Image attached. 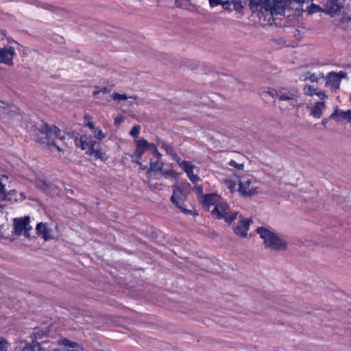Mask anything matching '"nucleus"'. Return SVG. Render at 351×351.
<instances>
[{"label": "nucleus", "mask_w": 351, "mask_h": 351, "mask_svg": "<svg viewBox=\"0 0 351 351\" xmlns=\"http://www.w3.org/2000/svg\"><path fill=\"white\" fill-rule=\"evenodd\" d=\"M160 173L164 176H170L174 173L173 171H170V170L164 171L162 169V171H160Z\"/></svg>", "instance_id": "obj_45"}, {"label": "nucleus", "mask_w": 351, "mask_h": 351, "mask_svg": "<svg viewBox=\"0 0 351 351\" xmlns=\"http://www.w3.org/2000/svg\"><path fill=\"white\" fill-rule=\"evenodd\" d=\"M180 167H182V169L187 173L189 178L193 183H197L199 181V178L193 173L194 166L191 164V162L189 161H182L181 163H180Z\"/></svg>", "instance_id": "obj_13"}, {"label": "nucleus", "mask_w": 351, "mask_h": 351, "mask_svg": "<svg viewBox=\"0 0 351 351\" xmlns=\"http://www.w3.org/2000/svg\"><path fill=\"white\" fill-rule=\"evenodd\" d=\"M176 6L178 8H181L182 7L179 0H176Z\"/></svg>", "instance_id": "obj_52"}, {"label": "nucleus", "mask_w": 351, "mask_h": 351, "mask_svg": "<svg viewBox=\"0 0 351 351\" xmlns=\"http://www.w3.org/2000/svg\"><path fill=\"white\" fill-rule=\"evenodd\" d=\"M226 182L227 183L228 188L232 191L235 187V183L231 180H226Z\"/></svg>", "instance_id": "obj_43"}, {"label": "nucleus", "mask_w": 351, "mask_h": 351, "mask_svg": "<svg viewBox=\"0 0 351 351\" xmlns=\"http://www.w3.org/2000/svg\"><path fill=\"white\" fill-rule=\"evenodd\" d=\"M325 107L324 101H318L315 104L314 107L311 108L310 114L314 118L319 119L322 117V111Z\"/></svg>", "instance_id": "obj_18"}, {"label": "nucleus", "mask_w": 351, "mask_h": 351, "mask_svg": "<svg viewBox=\"0 0 351 351\" xmlns=\"http://www.w3.org/2000/svg\"><path fill=\"white\" fill-rule=\"evenodd\" d=\"M252 223V220L251 218L241 219L237 225L234 227V232L241 237H246L247 236L249 226Z\"/></svg>", "instance_id": "obj_8"}, {"label": "nucleus", "mask_w": 351, "mask_h": 351, "mask_svg": "<svg viewBox=\"0 0 351 351\" xmlns=\"http://www.w3.org/2000/svg\"><path fill=\"white\" fill-rule=\"evenodd\" d=\"M230 2L231 5L233 6L232 8V10L240 12L244 8L241 0H232Z\"/></svg>", "instance_id": "obj_30"}, {"label": "nucleus", "mask_w": 351, "mask_h": 351, "mask_svg": "<svg viewBox=\"0 0 351 351\" xmlns=\"http://www.w3.org/2000/svg\"><path fill=\"white\" fill-rule=\"evenodd\" d=\"M229 165L230 167H233L239 170H243V168H244V165L243 164H239L237 163V162H235L234 160H231L230 162H229Z\"/></svg>", "instance_id": "obj_37"}, {"label": "nucleus", "mask_w": 351, "mask_h": 351, "mask_svg": "<svg viewBox=\"0 0 351 351\" xmlns=\"http://www.w3.org/2000/svg\"><path fill=\"white\" fill-rule=\"evenodd\" d=\"M100 89L98 86L95 87V90L93 93L94 97L99 98L98 95L101 93Z\"/></svg>", "instance_id": "obj_47"}, {"label": "nucleus", "mask_w": 351, "mask_h": 351, "mask_svg": "<svg viewBox=\"0 0 351 351\" xmlns=\"http://www.w3.org/2000/svg\"><path fill=\"white\" fill-rule=\"evenodd\" d=\"M319 10V8L318 5H315L312 3L308 8V12L309 14H313L315 12H318Z\"/></svg>", "instance_id": "obj_39"}, {"label": "nucleus", "mask_w": 351, "mask_h": 351, "mask_svg": "<svg viewBox=\"0 0 351 351\" xmlns=\"http://www.w3.org/2000/svg\"><path fill=\"white\" fill-rule=\"evenodd\" d=\"M59 344L62 345V346H64L66 347H69V349H73V348H75L79 346V345H77V343H75L74 341H71L67 339H60Z\"/></svg>", "instance_id": "obj_29"}, {"label": "nucleus", "mask_w": 351, "mask_h": 351, "mask_svg": "<svg viewBox=\"0 0 351 351\" xmlns=\"http://www.w3.org/2000/svg\"><path fill=\"white\" fill-rule=\"evenodd\" d=\"M14 232L17 235L22 234V218H15L14 219Z\"/></svg>", "instance_id": "obj_27"}, {"label": "nucleus", "mask_w": 351, "mask_h": 351, "mask_svg": "<svg viewBox=\"0 0 351 351\" xmlns=\"http://www.w3.org/2000/svg\"><path fill=\"white\" fill-rule=\"evenodd\" d=\"M158 143L159 145H161L162 147L166 151L167 154L171 156L173 158H176V157H177V154L175 152L173 147L171 146V145H170L167 142L161 140H158Z\"/></svg>", "instance_id": "obj_22"}, {"label": "nucleus", "mask_w": 351, "mask_h": 351, "mask_svg": "<svg viewBox=\"0 0 351 351\" xmlns=\"http://www.w3.org/2000/svg\"><path fill=\"white\" fill-rule=\"evenodd\" d=\"M66 351H84V350L80 346H79L73 349H68Z\"/></svg>", "instance_id": "obj_51"}, {"label": "nucleus", "mask_w": 351, "mask_h": 351, "mask_svg": "<svg viewBox=\"0 0 351 351\" xmlns=\"http://www.w3.org/2000/svg\"><path fill=\"white\" fill-rule=\"evenodd\" d=\"M101 93L103 94H108L111 92V88L109 87H104L100 89Z\"/></svg>", "instance_id": "obj_46"}, {"label": "nucleus", "mask_w": 351, "mask_h": 351, "mask_svg": "<svg viewBox=\"0 0 351 351\" xmlns=\"http://www.w3.org/2000/svg\"><path fill=\"white\" fill-rule=\"evenodd\" d=\"M54 351H58V350H54Z\"/></svg>", "instance_id": "obj_60"}, {"label": "nucleus", "mask_w": 351, "mask_h": 351, "mask_svg": "<svg viewBox=\"0 0 351 351\" xmlns=\"http://www.w3.org/2000/svg\"><path fill=\"white\" fill-rule=\"evenodd\" d=\"M350 101H351V95H350Z\"/></svg>", "instance_id": "obj_61"}, {"label": "nucleus", "mask_w": 351, "mask_h": 351, "mask_svg": "<svg viewBox=\"0 0 351 351\" xmlns=\"http://www.w3.org/2000/svg\"><path fill=\"white\" fill-rule=\"evenodd\" d=\"M304 93L308 96H313L316 93L317 89L311 85H306L304 88Z\"/></svg>", "instance_id": "obj_34"}, {"label": "nucleus", "mask_w": 351, "mask_h": 351, "mask_svg": "<svg viewBox=\"0 0 351 351\" xmlns=\"http://www.w3.org/2000/svg\"><path fill=\"white\" fill-rule=\"evenodd\" d=\"M300 95V93L298 88H280L278 101H287L289 106L292 108L295 106L301 107L302 104L298 102V98Z\"/></svg>", "instance_id": "obj_4"}, {"label": "nucleus", "mask_w": 351, "mask_h": 351, "mask_svg": "<svg viewBox=\"0 0 351 351\" xmlns=\"http://www.w3.org/2000/svg\"><path fill=\"white\" fill-rule=\"evenodd\" d=\"M249 6L253 12L257 10L258 8L261 12H263L269 8V3L268 0H250Z\"/></svg>", "instance_id": "obj_16"}, {"label": "nucleus", "mask_w": 351, "mask_h": 351, "mask_svg": "<svg viewBox=\"0 0 351 351\" xmlns=\"http://www.w3.org/2000/svg\"><path fill=\"white\" fill-rule=\"evenodd\" d=\"M154 153L155 154V155L157 158H160L161 156V154L158 152V151L157 149H156V152H154Z\"/></svg>", "instance_id": "obj_53"}, {"label": "nucleus", "mask_w": 351, "mask_h": 351, "mask_svg": "<svg viewBox=\"0 0 351 351\" xmlns=\"http://www.w3.org/2000/svg\"><path fill=\"white\" fill-rule=\"evenodd\" d=\"M87 125L93 131L95 137L99 141H101L106 137L105 134L100 129L95 128L93 122H88Z\"/></svg>", "instance_id": "obj_21"}, {"label": "nucleus", "mask_w": 351, "mask_h": 351, "mask_svg": "<svg viewBox=\"0 0 351 351\" xmlns=\"http://www.w3.org/2000/svg\"><path fill=\"white\" fill-rule=\"evenodd\" d=\"M324 75L323 73H320L319 76L316 75L315 73H312L309 71L306 72L302 74L299 77V80L300 81H306L310 80L311 82H317L319 78H324Z\"/></svg>", "instance_id": "obj_19"}, {"label": "nucleus", "mask_w": 351, "mask_h": 351, "mask_svg": "<svg viewBox=\"0 0 351 351\" xmlns=\"http://www.w3.org/2000/svg\"><path fill=\"white\" fill-rule=\"evenodd\" d=\"M120 123V121L118 120L117 119H115V124L117 125Z\"/></svg>", "instance_id": "obj_57"}, {"label": "nucleus", "mask_w": 351, "mask_h": 351, "mask_svg": "<svg viewBox=\"0 0 351 351\" xmlns=\"http://www.w3.org/2000/svg\"><path fill=\"white\" fill-rule=\"evenodd\" d=\"M111 97H112V98L114 100H119V101H120V100H126L128 98L134 99H136V95L127 96V95H125V94H119L118 93H114L111 95Z\"/></svg>", "instance_id": "obj_28"}, {"label": "nucleus", "mask_w": 351, "mask_h": 351, "mask_svg": "<svg viewBox=\"0 0 351 351\" xmlns=\"http://www.w3.org/2000/svg\"><path fill=\"white\" fill-rule=\"evenodd\" d=\"M36 233L42 235L45 241L53 239L52 230L45 223H38L36 227Z\"/></svg>", "instance_id": "obj_12"}, {"label": "nucleus", "mask_w": 351, "mask_h": 351, "mask_svg": "<svg viewBox=\"0 0 351 351\" xmlns=\"http://www.w3.org/2000/svg\"><path fill=\"white\" fill-rule=\"evenodd\" d=\"M243 196L246 197H251L258 193L256 188H250L247 190L240 192Z\"/></svg>", "instance_id": "obj_31"}, {"label": "nucleus", "mask_w": 351, "mask_h": 351, "mask_svg": "<svg viewBox=\"0 0 351 351\" xmlns=\"http://www.w3.org/2000/svg\"><path fill=\"white\" fill-rule=\"evenodd\" d=\"M340 84L337 73L331 72L326 77V86L331 88H338Z\"/></svg>", "instance_id": "obj_17"}, {"label": "nucleus", "mask_w": 351, "mask_h": 351, "mask_svg": "<svg viewBox=\"0 0 351 351\" xmlns=\"http://www.w3.org/2000/svg\"><path fill=\"white\" fill-rule=\"evenodd\" d=\"M150 163V171H162V163L159 164L158 162H152V160Z\"/></svg>", "instance_id": "obj_33"}, {"label": "nucleus", "mask_w": 351, "mask_h": 351, "mask_svg": "<svg viewBox=\"0 0 351 351\" xmlns=\"http://www.w3.org/2000/svg\"><path fill=\"white\" fill-rule=\"evenodd\" d=\"M26 128L28 131L38 130L43 136L36 138V141L43 145L45 148L53 152L58 150L61 152L60 147L57 143V140H63L64 136L61 134V130L54 125H49L42 122L39 125H34L32 123L27 124Z\"/></svg>", "instance_id": "obj_1"}, {"label": "nucleus", "mask_w": 351, "mask_h": 351, "mask_svg": "<svg viewBox=\"0 0 351 351\" xmlns=\"http://www.w3.org/2000/svg\"><path fill=\"white\" fill-rule=\"evenodd\" d=\"M88 155H94L95 158L100 159L104 161L107 159L106 154L104 152H103L101 149H95V147H93V150H91L88 153Z\"/></svg>", "instance_id": "obj_23"}, {"label": "nucleus", "mask_w": 351, "mask_h": 351, "mask_svg": "<svg viewBox=\"0 0 351 351\" xmlns=\"http://www.w3.org/2000/svg\"><path fill=\"white\" fill-rule=\"evenodd\" d=\"M328 119H324L322 121V124L324 125H326V124L327 123Z\"/></svg>", "instance_id": "obj_54"}, {"label": "nucleus", "mask_w": 351, "mask_h": 351, "mask_svg": "<svg viewBox=\"0 0 351 351\" xmlns=\"http://www.w3.org/2000/svg\"><path fill=\"white\" fill-rule=\"evenodd\" d=\"M329 119H334L337 122L346 121L351 123V110H339L338 106L335 108L334 112L331 114Z\"/></svg>", "instance_id": "obj_9"}, {"label": "nucleus", "mask_w": 351, "mask_h": 351, "mask_svg": "<svg viewBox=\"0 0 351 351\" xmlns=\"http://www.w3.org/2000/svg\"><path fill=\"white\" fill-rule=\"evenodd\" d=\"M212 215L218 219H223L228 223H231L236 219L237 212H232L228 204L223 201H219L211 210Z\"/></svg>", "instance_id": "obj_3"}, {"label": "nucleus", "mask_w": 351, "mask_h": 351, "mask_svg": "<svg viewBox=\"0 0 351 351\" xmlns=\"http://www.w3.org/2000/svg\"><path fill=\"white\" fill-rule=\"evenodd\" d=\"M269 6L266 9L271 15H282L286 9V1L284 0H268Z\"/></svg>", "instance_id": "obj_6"}, {"label": "nucleus", "mask_w": 351, "mask_h": 351, "mask_svg": "<svg viewBox=\"0 0 351 351\" xmlns=\"http://www.w3.org/2000/svg\"><path fill=\"white\" fill-rule=\"evenodd\" d=\"M201 202L204 206L208 210L210 205L215 206L219 202V196L213 193L204 195H202Z\"/></svg>", "instance_id": "obj_15"}, {"label": "nucleus", "mask_w": 351, "mask_h": 351, "mask_svg": "<svg viewBox=\"0 0 351 351\" xmlns=\"http://www.w3.org/2000/svg\"><path fill=\"white\" fill-rule=\"evenodd\" d=\"M209 5L211 8H214L219 5H222L223 1L222 0H208Z\"/></svg>", "instance_id": "obj_40"}, {"label": "nucleus", "mask_w": 351, "mask_h": 351, "mask_svg": "<svg viewBox=\"0 0 351 351\" xmlns=\"http://www.w3.org/2000/svg\"><path fill=\"white\" fill-rule=\"evenodd\" d=\"M29 217L26 216L23 217V234L26 237L30 238L31 234L29 233V230H32V228L29 225Z\"/></svg>", "instance_id": "obj_24"}, {"label": "nucleus", "mask_w": 351, "mask_h": 351, "mask_svg": "<svg viewBox=\"0 0 351 351\" xmlns=\"http://www.w3.org/2000/svg\"><path fill=\"white\" fill-rule=\"evenodd\" d=\"M256 231L263 239L265 247L275 251H285L287 249V242L275 232L264 227L258 228Z\"/></svg>", "instance_id": "obj_2"}, {"label": "nucleus", "mask_w": 351, "mask_h": 351, "mask_svg": "<svg viewBox=\"0 0 351 351\" xmlns=\"http://www.w3.org/2000/svg\"><path fill=\"white\" fill-rule=\"evenodd\" d=\"M7 341L4 339H0V351H7Z\"/></svg>", "instance_id": "obj_42"}, {"label": "nucleus", "mask_w": 351, "mask_h": 351, "mask_svg": "<svg viewBox=\"0 0 351 351\" xmlns=\"http://www.w3.org/2000/svg\"><path fill=\"white\" fill-rule=\"evenodd\" d=\"M338 74V76L339 77V82H341V78H346V76H347V74L346 72H343V71H340L339 73H337Z\"/></svg>", "instance_id": "obj_49"}, {"label": "nucleus", "mask_w": 351, "mask_h": 351, "mask_svg": "<svg viewBox=\"0 0 351 351\" xmlns=\"http://www.w3.org/2000/svg\"><path fill=\"white\" fill-rule=\"evenodd\" d=\"M221 5L223 6L224 10L229 11V12L232 11V9L231 8L232 5H231L230 1H229V0L223 1Z\"/></svg>", "instance_id": "obj_38"}, {"label": "nucleus", "mask_w": 351, "mask_h": 351, "mask_svg": "<svg viewBox=\"0 0 351 351\" xmlns=\"http://www.w3.org/2000/svg\"><path fill=\"white\" fill-rule=\"evenodd\" d=\"M23 351H42L40 344L32 340V343H28L23 348Z\"/></svg>", "instance_id": "obj_26"}, {"label": "nucleus", "mask_w": 351, "mask_h": 351, "mask_svg": "<svg viewBox=\"0 0 351 351\" xmlns=\"http://www.w3.org/2000/svg\"><path fill=\"white\" fill-rule=\"evenodd\" d=\"M1 34H2L3 35H5V31H4V30H1Z\"/></svg>", "instance_id": "obj_59"}, {"label": "nucleus", "mask_w": 351, "mask_h": 351, "mask_svg": "<svg viewBox=\"0 0 351 351\" xmlns=\"http://www.w3.org/2000/svg\"><path fill=\"white\" fill-rule=\"evenodd\" d=\"M311 1V0H289L290 2L294 1L300 4L304 3H308Z\"/></svg>", "instance_id": "obj_48"}, {"label": "nucleus", "mask_w": 351, "mask_h": 351, "mask_svg": "<svg viewBox=\"0 0 351 351\" xmlns=\"http://www.w3.org/2000/svg\"><path fill=\"white\" fill-rule=\"evenodd\" d=\"M173 195L171 197V202L183 213L186 215H191L192 209H188L184 204L186 200L187 195L180 191L175 186H172Z\"/></svg>", "instance_id": "obj_5"}, {"label": "nucleus", "mask_w": 351, "mask_h": 351, "mask_svg": "<svg viewBox=\"0 0 351 351\" xmlns=\"http://www.w3.org/2000/svg\"><path fill=\"white\" fill-rule=\"evenodd\" d=\"M97 144V143L93 140L91 136L83 135L81 136L80 139H76V145L80 146L83 150L87 149V154H88L91 150H93V147H95Z\"/></svg>", "instance_id": "obj_7"}, {"label": "nucleus", "mask_w": 351, "mask_h": 351, "mask_svg": "<svg viewBox=\"0 0 351 351\" xmlns=\"http://www.w3.org/2000/svg\"><path fill=\"white\" fill-rule=\"evenodd\" d=\"M176 188H177L180 191L184 193L187 195L191 192V184L188 182H180L178 184L173 185Z\"/></svg>", "instance_id": "obj_25"}, {"label": "nucleus", "mask_w": 351, "mask_h": 351, "mask_svg": "<svg viewBox=\"0 0 351 351\" xmlns=\"http://www.w3.org/2000/svg\"><path fill=\"white\" fill-rule=\"evenodd\" d=\"M140 130H141V126L140 125H134V126H133V128L130 130V134L132 136H133L134 138H136V137H138V136L139 134Z\"/></svg>", "instance_id": "obj_35"}, {"label": "nucleus", "mask_w": 351, "mask_h": 351, "mask_svg": "<svg viewBox=\"0 0 351 351\" xmlns=\"http://www.w3.org/2000/svg\"><path fill=\"white\" fill-rule=\"evenodd\" d=\"M145 146H146L147 150H152V151H153V152H156V149L157 148H156V145L154 144L149 143L147 142V145H145Z\"/></svg>", "instance_id": "obj_44"}, {"label": "nucleus", "mask_w": 351, "mask_h": 351, "mask_svg": "<svg viewBox=\"0 0 351 351\" xmlns=\"http://www.w3.org/2000/svg\"><path fill=\"white\" fill-rule=\"evenodd\" d=\"M3 179L7 180L8 178L3 176V178H0V201L5 199L12 200V192L10 191L8 193H7L5 184L3 183Z\"/></svg>", "instance_id": "obj_20"}, {"label": "nucleus", "mask_w": 351, "mask_h": 351, "mask_svg": "<svg viewBox=\"0 0 351 351\" xmlns=\"http://www.w3.org/2000/svg\"><path fill=\"white\" fill-rule=\"evenodd\" d=\"M69 193H71V194H73V190H71H71H69Z\"/></svg>", "instance_id": "obj_58"}, {"label": "nucleus", "mask_w": 351, "mask_h": 351, "mask_svg": "<svg viewBox=\"0 0 351 351\" xmlns=\"http://www.w3.org/2000/svg\"><path fill=\"white\" fill-rule=\"evenodd\" d=\"M195 190L197 194H202L203 193V187L201 186H195Z\"/></svg>", "instance_id": "obj_50"}, {"label": "nucleus", "mask_w": 351, "mask_h": 351, "mask_svg": "<svg viewBox=\"0 0 351 351\" xmlns=\"http://www.w3.org/2000/svg\"><path fill=\"white\" fill-rule=\"evenodd\" d=\"M41 182V183H42V184H43V185H42V186H46V187L47 186V184H46V182H43V181H42V182Z\"/></svg>", "instance_id": "obj_56"}, {"label": "nucleus", "mask_w": 351, "mask_h": 351, "mask_svg": "<svg viewBox=\"0 0 351 351\" xmlns=\"http://www.w3.org/2000/svg\"><path fill=\"white\" fill-rule=\"evenodd\" d=\"M315 95H316L322 100H324L328 98L327 95L323 90L316 91Z\"/></svg>", "instance_id": "obj_41"}, {"label": "nucleus", "mask_w": 351, "mask_h": 351, "mask_svg": "<svg viewBox=\"0 0 351 351\" xmlns=\"http://www.w3.org/2000/svg\"><path fill=\"white\" fill-rule=\"evenodd\" d=\"M14 53V49L11 47L10 49H0V62L12 65Z\"/></svg>", "instance_id": "obj_14"}, {"label": "nucleus", "mask_w": 351, "mask_h": 351, "mask_svg": "<svg viewBox=\"0 0 351 351\" xmlns=\"http://www.w3.org/2000/svg\"><path fill=\"white\" fill-rule=\"evenodd\" d=\"M266 93L273 98H278V99H279L280 89L276 90L270 88L268 89Z\"/></svg>", "instance_id": "obj_36"}, {"label": "nucleus", "mask_w": 351, "mask_h": 351, "mask_svg": "<svg viewBox=\"0 0 351 351\" xmlns=\"http://www.w3.org/2000/svg\"><path fill=\"white\" fill-rule=\"evenodd\" d=\"M174 159L176 160V162H177L178 163H179V164H180V157H178V156H177V157H176V158H174ZM181 162H180V163H181Z\"/></svg>", "instance_id": "obj_55"}, {"label": "nucleus", "mask_w": 351, "mask_h": 351, "mask_svg": "<svg viewBox=\"0 0 351 351\" xmlns=\"http://www.w3.org/2000/svg\"><path fill=\"white\" fill-rule=\"evenodd\" d=\"M251 183L252 182L250 180L240 181L239 191L241 192L243 191L247 190L250 189Z\"/></svg>", "instance_id": "obj_32"}, {"label": "nucleus", "mask_w": 351, "mask_h": 351, "mask_svg": "<svg viewBox=\"0 0 351 351\" xmlns=\"http://www.w3.org/2000/svg\"><path fill=\"white\" fill-rule=\"evenodd\" d=\"M345 0H326L324 3V10L327 14L332 16L340 11Z\"/></svg>", "instance_id": "obj_10"}, {"label": "nucleus", "mask_w": 351, "mask_h": 351, "mask_svg": "<svg viewBox=\"0 0 351 351\" xmlns=\"http://www.w3.org/2000/svg\"><path fill=\"white\" fill-rule=\"evenodd\" d=\"M136 148L133 155H132V161L141 164L140 160L143 153L147 151L146 146L147 145V141L145 139H141L136 141Z\"/></svg>", "instance_id": "obj_11"}]
</instances>
